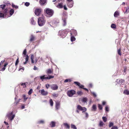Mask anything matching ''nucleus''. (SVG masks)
I'll use <instances>...</instances> for the list:
<instances>
[{
	"label": "nucleus",
	"instance_id": "nucleus-56",
	"mask_svg": "<svg viewBox=\"0 0 129 129\" xmlns=\"http://www.w3.org/2000/svg\"><path fill=\"white\" fill-rule=\"evenodd\" d=\"M48 77V79H50L52 78H53L54 77V76H52L51 75H49Z\"/></svg>",
	"mask_w": 129,
	"mask_h": 129
},
{
	"label": "nucleus",
	"instance_id": "nucleus-21",
	"mask_svg": "<svg viewBox=\"0 0 129 129\" xmlns=\"http://www.w3.org/2000/svg\"><path fill=\"white\" fill-rule=\"evenodd\" d=\"M28 84L27 82H26L24 83H21L20 85L23 86V88H25L26 87V85Z\"/></svg>",
	"mask_w": 129,
	"mask_h": 129
},
{
	"label": "nucleus",
	"instance_id": "nucleus-60",
	"mask_svg": "<svg viewBox=\"0 0 129 129\" xmlns=\"http://www.w3.org/2000/svg\"><path fill=\"white\" fill-rule=\"evenodd\" d=\"M49 86H50V85L49 84L47 83L46 84V87L47 88V89H48V88L49 87Z\"/></svg>",
	"mask_w": 129,
	"mask_h": 129
},
{
	"label": "nucleus",
	"instance_id": "nucleus-57",
	"mask_svg": "<svg viewBox=\"0 0 129 129\" xmlns=\"http://www.w3.org/2000/svg\"><path fill=\"white\" fill-rule=\"evenodd\" d=\"M111 129H118V127L116 126H113Z\"/></svg>",
	"mask_w": 129,
	"mask_h": 129
},
{
	"label": "nucleus",
	"instance_id": "nucleus-53",
	"mask_svg": "<svg viewBox=\"0 0 129 129\" xmlns=\"http://www.w3.org/2000/svg\"><path fill=\"white\" fill-rule=\"evenodd\" d=\"M19 63V60H18V58L17 60H16L15 65L16 66H17L18 65V63Z\"/></svg>",
	"mask_w": 129,
	"mask_h": 129
},
{
	"label": "nucleus",
	"instance_id": "nucleus-59",
	"mask_svg": "<svg viewBox=\"0 0 129 129\" xmlns=\"http://www.w3.org/2000/svg\"><path fill=\"white\" fill-rule=\"evenodd\" d=\"M4 61V60H2L1 62H0V67H2L1 65H2L3 64V63Z\"/></svg>",
	"mask_w": 129,
	"mask_h": 129
},
{
	"label": "nucleus",
	"instance_id": "nucleus-6",
	"mask_svg": "<svg viewBox=\"0 0 129 129\" xmlns=\"http://www.w3.org/2000/svg\"><path fill=\"white\" fill-rule=\"evenodd\" d=\"M77 109L80 111H83V112H85L86 110L87 109L85 107H82L81 106L78 105L77 106Z\"/></svg>",
	"mask_w": 129,
	"mask_h": 129
},
{
	"label": "nucleus",
	"instance_id": "nucleus-7",
	"mask_svg": "<svg viewBox=\"0 0 129 129\" xmlns=\"http://www.w3.org/2000/svg\"><path fill=\"white\" fill-rule=\"evenodd\" d=\"M41 12V9L40 8H37L34 12L35 14L37 16L40 15Z\"/></svg>",
	"mask_w": 129,
	"mask_h": 129
},
{
	"label": "nucleus",
	"instance_id": "nucleus-49",
	"mask_svg": "<svg viewBox=\"0 0 129 129\" xmlns=\"http://www.w3.org/2000/svg\"><path fill=\"white\" fill-rule=\"evenodd\" d=\"M113 123L111 122H109V127H110L113 126Z\"/></svg>",
	"mask_w": 129,
	"mask_h": 129
},
{
	"label": "nucleus",
	"instance_id": "nucleus-31",
	"mask_svg": "<svg viewBox=\"0 0 129 129\" xmlns=\"http://www.w3.org/2000/svg\"><path fill=\"white\" fill-rule=\"evenodd\" d=\"M14 12V10L13 9H11L10 11V14L11 15H12Z\"/></svg>",
	"mask_w": 129,
	"mask_h": 129
},
{
	"label": "nucleus",
	"instance_id": "nucleus-61",
	"mask_svg": "<svg viewBox=\"0 0 129 129\" xmlns=\"http://www.w3.org/2000/svg\"><path fill=\"white\" fill-rule=\"evenodd\" d=\"M33 69L34 70H38V69L37 67H36V66H34Z\"/></svg>",
	"mask_w": 129,
	"mask_h": 129
},
{
	"label": "nucleus",
	"instance_id": "nucleus-54",
	"mask_svg": "<svg viewBox=\"0 0 129 129\" xmlns=\"http://www.w3.org/2000/svg\"><path fill=\"white\" fill-rule=\"evenodd\" d=\"M46 75H43L40 77V79L43 80V79H45V77Z\"/></svg>",
	"mask_w": 129,
	"mask_h": 129
},
{
	"label": "nucleus",
	"instance_id": "nucleus-40",
	"mask_svg": "<svg viewBox=\"0 0 129 129\" xmlns=\"http://www.w3.org/2000/svg\"><path fill=\"white\" fill-rule=\"evenodd\" d=\"M111 27V28H116V25L114 23H112V24Z\"/></svg>",
	"mask_w": 129,
	"mask_h": 129
},
{
	"label": "nucleus",
	"instance_id": "nucleus-5",
	"mask_svg": "<svg viewBox=\"0 0 129 129\" xmlns=\"http://www.w3.org/2000/svg\"><path fill=\"white\" fill-rule=\"evenodd\" d=\"M76 93V91L73 90L68 91L67 92L68 95L69 97H72L73 95Z\"/></svg>",
	"mask_w": 129,
	"mask_h": 129
},
{
	"label": "nucleus",
	"instance_id": "nucleus-15",
	"mask_svg": "<svg viewBox=\"0 0 129 129\" xmlns=\"http://www.w3.org/2000/svg\"><path fill=\"white\" fill-rule=\"evenodd\" d=\"M66 19L67 18L65 17H63L62 18V20L63 22V25L65 26L66 25Z\"/></svg>",
	"mask_w": 129,
	"mask_h": 129
},
{
	"label": "nucleus",
	"instance_id": "nucleus-17",
	"mask_svg": "<svg viewBox=\"0 0 129 129\" xmlns=\"http://www.w3.org/2000/svg\"><path fill=\"white\" fill-rule=\"evenodd\" d=\"M78 86L80 88L83 89L85 91H87V92H88V89L85 88H84V86L83 85L80 84V86Z\"/></svg>",
	"mask_w": 129,
	"mask_h": 129
},
{
	"label": "nucleus",
	"instance_id": "nucleus-41",
	"mask_svg": "<svg viewBox=\"0 0 129 129\" xmlns=\"http://www.w3.org/2000/svg\"><path fill=\"white\" fill-rule=\"evenodd\" d=\"M74 83L78 86H80V83L78 82H74Z\"/></svg>",
	"mask_w": 129,
	"mask_h": 129
},
{
	"label": "nucleus",
	"instance_id": "nucleus-23",
	"mask_svg": "<svg viewBox=\"0 0 129 129\" xmlns=\"http://www.w3.org/2000/svg\"><path fill=\"white\" fill-rule=\"evenodd\" d=\"M64 126L66 128L69 129L70 128V126L67 123H64L63 124Z\"/></svg>",
	"mask_w": 129,
	"mask_h": 129
},
{
	"label": "nucleus",
	"instance_id": "nucleus-64",
	"mask_svg": "<svg viewBox=\"0 0 129 129\" xmlns=\"http://www.w3.org/2000/svg\"><path fill=\"white\" fill-rule=\"evenodd\" d=\"M85 115L86 117L87 118L88 117V114L86 112L85 113Z\"/></svg>",
	"mask_w": 129,
	"mask_h": 129
},
{
	"label": "nucleus",
	"instance_id": "nucleus-26",
	"mask_svg": "<svg viewBox=\"0 0 129 129\" xmlns=\"http://www.w3.org/2000/svg\"><path fill=\"white\" fill-rule=\"evenodd\" d=\"M96 106L95 105H93L92 107V111H96Z\"/></svg>",
	"mask_w": 129,
	"mask_h": 129
},
{
	"label": "nucleus",
	"instance_id": "nucleus-51",
	"mask_svg": "<svg viewBox=\"0 0 129 129\" xmlns=\"http://www.w3.org/2000/svg\"><path fill=\"white\" fill-rule=\"evenodd\" d=\"M39 124H43L44 123V121L43 120H41L38 122Z\"/></svg>",
	"mask_w": 129,
	"mask_h": 129
},
{
	"label": "nucleus",
	"instance_id": "nucleus-37",
	"mask_svg": "<svg viewBox=\"0 0 129 129\" xmlns=\"http://www.w3.org/2000/svg\"><path fill=\"white\" fill-rule=\"evenodd\" d=\"M71 128L73 129H77V127L74 125L71 124Z\"/></svg>",
	"mask_w": 129,
	"mask_h": 129
},
{
	"label": "nucleus",
	"instance_id": "nucleus-18",
	"mask_svg": "<svg viewBox=\"0 0 129 129\" xmlns=\"http://www.w3.org/2000/svg\"><path fill=\"white\" fill-rule=\"evenodd\" d=\"M46 2V0H40V3L42 5H43Z\"/></svg>",
	"mask_w": 129,
	"mask_h": 129
},
{
	"label": "nucleus",
	"instance_id": "nucleus-13",
	"mask_svg": "<svg viewBox=\"0 0 129 129\" xmlns=\"http://www.w3.org/2000/svg\"><path fill=\"white\" fill-rule=\"evenodd\" d=\"M59 1L62 2L61 3H60L57 5V7L59 8H61L63 7V2H64V0H59Z\"/></svg>",
	"mask_w": 129,
	"mask_h": 129
},
{
	"label": "nucleus",
	"instance_id": "nucleus-63",
	"mask_svg": "<svg viewBox=\"0 0 129 129\" xmlns=\"http://www.w3.org/2000/svg\"><path fill=\"white\" fill-rule=\"evenodd\" d=\"M92 95H93V96H94V97H96V94L94 93V92H93L92 93Z\"/></svg>",
	"mask_w": 129,
	"mask_h": 129
},
{
	"label": "nucleus",
	"instance_id": "nucleus-29",
	"mask_svg": "<svg viewBox=\"0 0 129 129\" xmlns=\"http://www.w3.org/2000/svg\"><path fill=\"white\" fill-rule=\"evenodd\" d=\"M6 5H5L3 4L0 5V8L2 9V10H4L6 8Z\"/></svg>",
	"mask_w": 129,
	"mask_h": 129
},
{
	"label": "nucleus",
	"instance_id": "nucleus-20",
	"mask_svg": "<svg viewBox=\"0 0 129 129\" xmlns=\"http://www.w3.org/2000/svg\"><path fill=\"white\" fill-rule=\"evenodd\" d=\"M30 59L31 60L32 63H34V56L33 54H31L30 55Z\"/></svg>",
	"mask_w": 129,
	"mask_h": 129
},
{
	"label": "nucleus",
	"instance_id": "nucleus-46",
	"mask_svg": "<svg viewBox=\"0 0 129 129\" xmlns=\"http://www.w3.org/2000/svg\"><path fill=\"white\" fill-rule=\"evenodd\" d=\"M104 124V123H103V122L102 121H100V123L99 124V126H103V125Z\"/></svg>",
	"mask_w": 129,
	"mask_h": 129
},
{
	"label": "nucleus",
	"instance_id": "nucleus-2",
	"mask_svg": "<svg viewBox=\"0 0 129 129\" xmlns=\"http://www.w3.org/2000/svg\"><path fill=\"white\" fill-rule=\"evenodd\" d=\"M7 116L9 119L10 121H12L13 119L15 117V115L13 114V112H9L7 115Z\"/></svg>",
	"mask_w": 129,
	"mask_h": 129
},
{
	"label": "nucleus",
	"instance_id": "nucleus-34",
	"mask_svg": "<svg viewBox=\"0 0 129 129\" xmlns=\"http://www.w3.org/2000/svg\"><path fill=\"white\" fill-rule=\"evenodd\" d=\"M26 49H25L24 50V51H23V56L25 57V56L26 55Z\"/></svg>",
	"mask_w": 129,
	"mask_h": 129
},
{
	"label": "nucleus",
	"instance_id": "nucleus-11",
	"mask_svg": "<svg viewBox=\"0 0 129 129\" xmlns=\"http://www.w3.org/2000/svg\"><path fill=\"white\" fill-rule=\"evenodd\" d=\"M53 69H48L47 70L46 73L47 74H53Z\"/></svg>",
	"mask_w": 129,
	"mask_h": 129
},
{
	"label": "nucleus",
	"instance_id": "nucleus-48",
	"mask_svg": "<svg viewBox=\"0 0 129 129\" xmlns=\"http://www.w3.org/2000/svg\"><path fill=\"white\" fill-rule=\"evenodd\" d=\"M23 97L25 101H26V100L28 99V97H26V95H23Z\"/></svg>",
	"mask_w": 129,
	"mask_h": 129
},
{
	"label": "nucleus",
	"instance_id": "nucleus-19",
	"mask_svg": "<svg viewBox=\"0 0 129 129\" xmlns=\"http://www.w3.org/2000/svg\"><path fill=\"white\" fill-rule=\"evenodd\" d=\"M35 39V37L33 35H31L30 37V41L32 42L34 41Z\"/></svg>",
	"mask_w": 129,
	"mask_h": 129
},
{
	"label": "nucleus",
	"instance_id": "nucleus-58",
	"mask_svg": "<svg viewBox=\"0 0 129 129\" xmlns=\"http://www.w3.org/2000/svg\"><path fill=\"white\" fill-rule=\"evenodd\" d=\"M29 5V3L26 2L25 3V5L26 6H28Z\"/></svg>",
	"mask_w": 129,
	"mask_h": 129
},
{
	"label": "nucleus",
	"instance_id": "nucleus-10",
	"mask_svg": "<svg viewBox=\"0 0 129 129\" xmlns=\"http://www.w3.org/2000/svg\"><path fill=\"white\" fill-rule=\"evenodd\" d=\"M58 88V86L56 84H53L51 85V88L53 90H56Z\"/></svg>",
	"mask_w": 129,
	"mask_h": 129
},
{
	"label": "nucleus",
	"instance_id": "nucleus-9",
	"mask_svg": "<svg viewBox=\"0 0 129 129\" xmlns=\"http://www.w3.org/2000/svg\"><path fill=\"white\" fill-rule=\"evenodd\" d=\"M71 36H76L77 34V31L74 29H71Z\"/></svg>",
	"mask_w": 129,
	"mask_h": 129
},
{
	"label": "nucleus",
	"instance_id": "nucleus-36",
	"mask_svg": "<svg viewBox=\"0 0 129 129\" xmlns=\"http://www.w3.org/2000/svg\"><path fill=\"white\" fill-rule=\"evenodd\" d=\"M126 10L125 13H127L129 12V7H127L125 8Z\"/></svg>",
	"mask_w": 129,
	"mask_h": 129
},
{
	"label": "nucleus",
	"instance_id": "nucleus-30",
	"mask_svg": "<svg viewBox=\"0 0 129 129\" xmlns=\"http://www.w3.org/2000/svg\"><path fill=\"white\" fill-rule=\"evenodd\" d=\"M75 36H71V41L72 42H73L75 41V39L74 37Z\"/></svg>",
	"mask_w": 129,
	"mask_h": 129
},
{
	"label": "nucleus",
	"instance_id": "nucleus-25",
	"mask_svg": "<svg viewBox=\"0 0 129 129\" xmlns=\"http://www.w3.org/2000/svg\"><path fill=\"white\" fill-rule=\"evenodd\" d=\"M30 23L32 25H35L36 23L35 22L34 20L33 17L31 19Z\"/></svg>",
	"mask_w": 129,
	"mask_h": 129
},
{
	"label": "nucleus",
	"instance_id": "nucleus-28",
	"mask_svg": "<svg viewBox=\"0 0 129 129\" xmlns=\"http://www.w3.org/2000/svg\"><path fill=\"white\" fill-rule=\"evenodd\" d=\"M124 82V80L122 79H120L119 80V81L118 82V83L120 84H122Z\"/></svg>",
	"mask_w": 129,
	"mask_h": 129
},
{
	"label": "nucleus",
	"instance_id": "nucleus-8",
	"mask_svg": "<svg viewBox=\"0 0 129 129\" xmlns=\"http://www.w3.org/2000/svg\"><path fill=\"white\" fill-rule=\"evenodd\" d=\"M68 32V31H67L66 30H64L62 31V33L60 35V36H61L62 38H64L66 36Z\"/></svg>",
	"mask_w": 129,
	"mask_h": 129
},
{
	"label": "nucleus",
	"instance_id": "nucleus-42",
	"mask_svg": "<svg viewBox=\"0 0 129 129\" xmlns=\"http://www.w3.org/2000/svg\"><path fill=\"white\" fill-rule=\"evenodd\" d=\"M83 93L81 91H78L77 92V94L79 95H81Z\"/></svg>",
	"mask_w": 129,
	"mask_h": 129
},
{
	"label": "nucleus",
	"instance_id": "nucleus-12",
	"mask_svg": "<svg viewBox=\"0 0 129 129\" xmlns=\"http://www.w3.org/2000/svg\"><path fill=\"white\" fill-rule=\"evenodd\" d=\"M48 92L47 91H45L44 89H42L41 91V94L43 95H46L48 94Z\"/></svg>",
	"mask_w": 129,
	"mask_h": 129
},
{
	"label": "nucleus",
	"instance_id": "nucleus-27",
	"mask_svg": "<svg viewBox=\"0 0 129 129\" xmlns=\"http://www.w3.org/2000/svg\"><path fill=\"white\" fill-rule=\"evenodd\" d=\"M8 65V63H5L4 64V67L2 68V69L0 70V71H4L5 70V67L7 66Z\"/></svg>",
	"mask_w": 129,
	"mask_h": 129
},
{
	"label": "nucleus",
	"instance_id": "nucleus-45",
	"mask_svg": "<svg viewBox=\"0 0 129 129\" xmlns=\"http://www.w3.org/2000/svg\"><path fill=\"white\" fill-rule=\"evenodd\" d=\"M119 15V13L118 12H116L114 14V16H117Z\"/></svg>",
	"mask_w": 129,
	"mask_h": 129
},
{
	"label": "nucleus",
	"instance_id": "nucleus-1",
	"mask_svg": "<svg viewBox=\"0 0 129 129\" xmlns=\"http://www.w3.org/2000/svg\"><path fill=\"white\" fill-rule=\"evenodd\" d=\"M46 21V19L44 17H39L38 19V24L39 26H40L44 25Z\"/></svg>",
	"mask_w": 129,
	"mask_h": 129
},
{
	"label": "nucleus",
	"instance_id": "nucleus-43",
	"mask_svg": "<svg viewBox=\"0 0 129 129\" xmlns=\"http://www.w3.org/2000/svg\"><path fill=\"white\" fill-rule=\"evenodd\" d=\"M121 49L120 48H119V49H118V51H117L118 54L120 56H121Z\"/></svg>",
	"mask_w": 129,
	"mask_h": 129
},
{
	"label": "nucleus",
	"instance_id": "nucleus-47",
	"mask_svg": "<svg viewBox=\"0 0 129 129\" xmlns=\"http://www.w3.org/2000/svg\"><path fill=\"white\" fill-rule=\"evenodd\" d=\"M33 91V90L32 89H30L29 90V91L28 92V94L29 95H30L32 93V92Z\"/></svg>",
	"mask_w": 129,
	"mask_h": 129
},
{
	"label": "nucleus",
	"instance_id": "nucleus-52",
	"mask_svg": "<svg viewBox=\"0 0 129 129\" xmlns=\"http://www.w3.org/2000/svg\"><path fill=\"white\" fill-rule=\"evenodd\" d=\"M52 95L53 97H57L58 95V94H56L55 93H54Z\"/></svg>",
	"mask_w": 129,
	"mask_h": 129
},
{
	"label": "nucleus",
	"instance_id": "nucleus-55",
	"mask_svg": "<svg viewBox=\"0 0 129 129\" xmlns=\"http://www.w3.org/2000/svg\"><path fill=\"white\" fill-rule=\"evenodd\" d=\"M105 111L107 112L109 110V108H108V106H106V107H105Z\"/></svg>",
	"mask_w": 129,
	"mask_h": 129
},
{
	"label": "nucleus",
	"instance_id": "nucleus-14",
	"mask_svg": "<svg viewBox=\"0 0 129 129\" xmlns=\"http://www.w3.org/2000/svg\"><path fill=\"white\" fill-rule=\"evenodd\" d=\"M67 5L68 7L70 8H71L73 7L74 4L73 2H71L69 3H67Z\"/></svg>",
	"mask_w": 129,
	"mask_h": 129
},
{
	"label": "nucleus",
	"instance_id": "nucleus-24",
	"mask_svg": "<svg viewBox=\"0 0 129 129\" xmlns=\"http://www.w3.org/2000/svg\"><path fill=\"white\" fill-rule=\"evenodd\" d=\"M55 123L54 121H51L50 124V125L52 127H53L55 126Z\"/></svg>",
	"mask_w": 129,
	"mask_h": 129
},
{
	"label": "nucleus",
	"instance_id": "nucleus-35",
	"mask_svg": "<svg viewBox=\"0 0 129 129\" xmlns=\"http://www.w3.org/2000/svg\"><path fill=\"white\" fill-rule=\"evenodd\" d=\"M98 108L100 110H102L103 109V107L102 105H100L99 104H98Z\"/></svg>",
	"mask_w": 129,
	"mask_h": 129
},
{
	"label": "nucleus",
	"instance_id": "nucleus-3",
	"mask_svg": "<svg viewBox=\"0 0 129 129\" xmlns=\"http://www.w3.org/2000/svg\"><path fill=\"white\" fill-rule=\"evenodd\" d=\"M44 11L48 15H52L53 13V11L51 9L49 8H46L45 10Z\"/></svg>",
	"mask_w": 129,
	"mask_h": 129
},
{
	"label": "nucleus",
	"instance_id": "nucleus-22",
	"mask_svg": "<svg viewBox=\"0 0 129 129\" xmlns=\"http://www.w3.org/2000/svg\"><path fill=\"white\" fill-rule=\"evenodd\" d=\"M25 56L26 57V58H25V59H26V61H25V62H23V64H25L27 63V62L28 61L29 59V57L28 55H26Z\"/></svg>",
	"mask_w": 129,
	"mask_h": 129
},
{
	"label": "nucleus",
	"instance_id": "nucleus-33",
	"mask_svg": "<svg viewBox=\"0 0 129 129\" xmlns=\"http://www.w3.org/2000/svg\"><path fill=\"white\" fill-rule=\"evenodd\" d=\"M123 93L126 95H128L129 94V91H128L126 90L123 92Z\"/></svg>",
	"mask_w": 129,
	"mask_h": 129
},
{
	"label": "nucleus",
	"instance_id": "nucleus-32",
	"mask_svg": "<svg viewBox=\"0 0 129 129\" xmlns=\"http://www.w3.org/2000/svg\"><path fill=\"white\" fill-rule=\"evenodd\" d=\"M71 81V80L70 79H66V80H64V82L65 83L67 82H70Z\"/></svg>",
	"mask_w": 129,
	"mask_h": 129
},
{
	"label": "nucleus",
	"instance_id": "nucleus-62",
	"mask_svg": "<svg viewBox=\"0 0 129 129\" xmlns=\"http://www.w3.org/2000/svg\"><path fill=\"white\" fill-rule=\"evenodd\" d=\"M92 84H90L89 85V88H92Z\"/></svg>",
	"mask_w": 129,
	"mask_h": 129
},
{
	"label": "nucleus",
	"instance_id": "nucleus-38",
	"mask_svg": "<svg viewBox=\"0 0 129 129\" xmlns=\"http://www.w3.org/2000/svg\"><path fill=\"white\" fill-rule=\"evenodd\" d=\"M50 106H53V103L52 99H50Z\"/></svg>",
	"mask_w": 129,
	"mask_h": 129
},
{
	"label": "nucleus",
	"instance_id": "nucleus-39",
	"mask_svg": "<svg viewBox=\"0 0 129 129\" xmlns=\"http://www.w3.org/2000/svg\"><path fill=\"white\" fill-rule=\"evenodd\" d=\"M12 6L13 7L15 8L16 9H18V6L15 5L13 3H12Z\"/></svg>",
	"mask_w": 129,
	"mask_h": 129
},
{
	"label": "nucleus",
	"instance_id": "nucleus-16",
	"mask_svg": "<svg viewBox=\"0 0 129 129\" xmlns=\"http://www.w3.org/2000/svg\"><path fill=\"white\" fill-rule=\"evenodd\" d=\"M60 103L59 102H57L56 103V105H55V108L57 110L58 109L60 106Z\"/></svg>",
	"mask_w": 129,
	"mask_h": 129
},
{
	"label": "nucleus",
	"instance_id": "nucleus-4",
	"mask_svg": "<svg viewBox=\"0 0 129 129\" xmlns=\"http://www.w3.org/2000/svg\"><path fill=\"white\" fill-rule=\"evenodd\" d=\"M8 13V9L7 8L5 9L2 11L0 12V16H5L7 15Z\"/></svg>",
	"mask_w": 129,
	"mask_h": 129
},
{
	"label": "nucleus",
	"instance_id": "nucleus-50",
	"mask_svg": "<svg viewBox=\"0 0 129 129\" xmlns=\"http://www.w3.org/2000/svg\"><path fill=\"white\" fill-rule=\"evenodd\" d=\"M102 119L104 122H106L107 119V118H106L105 117H103Z\"/></svg>",
	"mask_w": 129,
	"mask_h": 129
},
{
	"label": "nucleus",
	"instance_id": "nucleus-44",
	"mask_svg": "<svg viewBox=\"0 0 129 129\" xmlns=\"http://www.w3.org/2000/svg\"><path fill=\"white\" fill-rule=\"evenodd\" d=\"M87 99L86 98H83L82 99V101L83 102L85 103L87 101Z\"/></svg>",
	"mask_w": 129,
	"mask_h": 129
}]
</instances>
